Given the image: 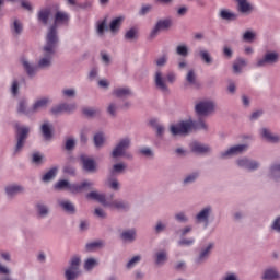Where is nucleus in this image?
I'll return each instance as SVG.
<instances>
[{
    "mask_svg": "<svg viewBox=\"0 0 280 280\" xmlns=\"http://www.w3.org/2000/svg\"><path fill=\"white\" fill-rule=\"evenodd\" d=\"M67 23H69V13L57 11L55 14V24L49 28L46 36V45L43 48L44 57L39 59L37 65L39 69L51 67V59L54 58V54H56V47L58 45V31L56 27L58 25H67Z\"/></svg>",
    "mask_w": 280,
    "mask_h": 280,
    "instance_id": "1",
    "label": "nucleus"
},
{
    "mask_svg": "<svg viewBox=\"0 0 280 280\" xmlns=\"http://www.w3.org/2000/svg\"><path fill=\"white\" fill-rule=\"evenodd\" d=\"M192 130H207V124H205L202 120L199 121H182L177 125H173L171 127L172 135H189Z\"/></svg>",
    "mask_w": 280,
    "mask_h": 280,
    "instance_id": "2",
    "label": "nucleus"
},
{
    "mask_svg": "<svg viewBox=\"0 0 280 280\" xmlns=\"http://www.w3.org/2000/svg\"><path fill=\"white\" fill-rule=\"evenodd\" d=\"M86 198L90 200H97L104 207H113L114 209H118V211H126L130 206L126 201H113L112 203L106 202V196L98 194L97 191L89 192Z\"/></svg>",
    "mask_w": 280,
    "mask_h": 280,
    "instance_id": "3",
    "label": "nucleus"
},
{
    "mask_svg": "<svg viewBox=\"0 0 280 280\" xmlns=\"http://www.w3.org/2000/svg\"><path fill=\"white\" fill-rule=\"evenodd\" d=\"M89 187H93V183L82 182L81 184H69L66 179H61L55 185V189H68L70 194H80L84 189H89Z\"/></svg>",
    "mask_w": 280,
    "mask_h": 280,
    "instance_id": "4",
    "label": "nucleus"
},
{
    "mask_svg": "<svg viewBox=\"0 0 280 280\" xmlns=\"http://www.w3.org/2000/svg\"><path fill=\"white\" fill-rule=\"evenodd\" d=\"M80 275V258L73 257L70 262V267L66 270L67 280H75Z\"/></svg>",
    "mask_w": 280,
    "mask_h": 280,
    "instance_id": "5",
    "label": "nucleus"
},
{
    "mask_svg": "<svg viewBox=\"0 0 280 280\" xmlns=\"http://www.w3.org/2000/svg\"><path fill=\"white\" fill-rule=\"evenodd\" d=\"M15 128H16V135H18V143L15 147V154H16V152H21V150H23V145H25V139H27V135L30 132V128L20 127L19 125H15Z\"/></svg>",
    "mask_w": 280,
    "mask_h": 280,
    "instance_id": "6",
    "label": "nucleus"
},
{
    "mask_svg": "<svg viewBox=\"0 0 280 280\" xmlns=\"http://www.w3.org/2000/svg\"><path fill=\"white\" fill-rule=\"evenodd\" d=\"M215 108V105L213 102L203 101L196 105V113L197 115H209L210 113H213Z\"/></svg>",
    "mask_w": 280,
    "mask_h": 280,
    "instance_id": "7",
    "label": "nucleus"
},
{
    "mask_svg": "<svg viewBox=\"0 0 280 280\" xmlns=\"http://www.w3.org/2000/svg\"><path fill=\"white\" fill-rule=\"evenodd\" d=\"M128 148H130V139L125 138L120 140L116 148L113 150L112 156L114 159H117V156H124V153Z\"/></svg>",
    "mask_w": 280,
    "mask_h": 280,
    "instance_id": "8",
    "label": "nucleus"
},
{
    "mask_svg": "<svg viewBox=\"0 0 280 280\" xmlns=\"http://www.w3.org/2000/svg\"><path fill=\"white\" fill-rule=\"evenodd\" d=\"M279 62V55L277 52H267L262 59L257 61V67H265L266 65H275Z\"/></svg>",
    "mask_w": 280,
    "mask_h": 280,
    "instance_id": "9",
    "label": "nucleus"
},
{
    "mask_svg": "<svg viewBox=\"0 0 280 280\" xmlns=\"http://www.w3.org/2000/svg\"><path fill=\"white\" fill-rule=\"evenodd\" d=\"M170 27H172V20H160L151 31V38H155L162 30H170Z\"/></svg>",
    "mask_w": 280,
    "mask_h": 280,
    "instance_id": "10",
    "label": "nucleus"
},
{
    "mask_svg": "<svg viewBox=\"0 0 280 280\" xmlns=\"http://www.w3.org/2000/svg\"><path fill=\"white\" fill-rule=\"evenodd\" d=\"M248 150V145L246 144H237L234 147H231L228 151L221 153L222 159L225 156H231L233 154H242V152Z\"/></svg>",
    "mask_w": 280,
    "mask_h": 280,
    "instance_id": "11",
    "label": "nucleus"
},
{
    "mask_svg": "<svg viewBox=\"0 0 280 280\" xmlns=\"http://www.w3.org/2000/svg\"><path fill=\"white\" fill-rule=\"evenodd\" d=\"M154 82L156 89H160V91H163L164 93L167 92V84L165 83V78H163L161 70L155 72Z\"/></svg>",
    "mask_w": 280,
    "mask_h": 280,
    "instance_id": "12",
    "label": "nucleus"
},
{
    "mask_svg": "<svg viewBox=\"0 0 280 280\" xmlns=\"http://www.w3.org/2000/svg\"><path fill=\"white\" fill-rule=\"evenodd\" d=\"M75 110V105L73 104H61L51 108L52 115H60V113H72Z\"/></svg>",
    "mask_w": 280,
    "mask_h": 280,
    "instance_id": "13",
    "label": "nucleus"
},
{
    "mask_svg": "<svg viewBox=\"0 0 280 280\" xmlns=\"http://www.w3.org/2000/svg\"><path fill=\"white\" fill-rule=\"evenodd\" d=\"M83 168L86 172H95V161L86 155L80 156Z\"/></svg>",
    "mask_w": 280,
    "mask_h": 280,
    "instance_id": "14",
    "label": "nucleus"
},
{
    "mask_svg": "<svg viewBox=\"0 0 280 280\" xmlns=\"http://www.w3.org/2000/svg\"><path fill=\"white\" fill-rule=\"evenodd\" d=\"M237 165L238 167H245V170H257V167H259V163L250 161L248 159L238 160Z\"/></svg>",
    "mask_w": 280,
    "mask_h": 280,
    "instance_id": "15",
    "label": "nucleus"
},
{
    "mask_svg": "<svg viewBox=\"0 0 280 280\" xmlns=\"http://www.w3.org/2000/svg\"><path fill=\"white\" fill-rule=\"evenodd\" d=\"M190 149L192 152H196L197 154H205L207 152H210L209 147L201 144L200 142H192L190 144Z\"/></svg>",
    "mask_w": 280,
    "mask_h": 280,
    "instance_id": "16",
    "label": "nucleus"
},
{
    "mask_svg": "<svg viewBox=\"0 0 280 280\" xmlns=\"http://www.w3.org/2000/svg\"><path fill=\"white\" fill-rule=\"evenodd\" d=\"M261 137L266 139V141H269V143H279L280 138L279 136H272L270 130L262 128L261 129Z\"/></svg>",
    "mask_w": 280,
    "mask_h": 280,
    "instance_id": "17",
    "label": "nucleus"
},
{
    "mask_svg": "<svg viewBox=\"0 0 280 280\" xmlns=\"http://www.w3.org/2000/svg\"><path fill=\"white\" fill-rule=\"evenodd\" d=\"M279 271L275 268H269L265 270V273L262 276L264 280H277L279 279Z\"/></svg>",
    "mask_w": 280,
    "mask_h": 280,
    "instance_id": "18",
    "label": "nucleus"
},
{
    "mask_svg": "<svg viewBox=\"0 0 280 280\" xmlns=\"http://www.w3.org/2000/svg\"><path fill=\"white\" fill-rule=\"evenodd\" d=\"M236 2L238 4V12L246 14V12L253 11V5L247 0H236Z\"/></svg>",
    "mask_w": 280,
    "mask_h": 280,
    "instance_id": "19",
    "label": "nucleus"
},
{
    "mask_svg": "<svg viewBox=\"0 0 280 280\" xmlns=\"http://www.w3.org/2000/svg\"><path fill=\"white\" fill-rule=\"evenodd\" d=\"M121 23H124V16H118L114 19L109 24L110 32H119V28L121 27Z\"/></svg>",
    "mask_w": 280,
    "mask_h": 280,
    "instance_id": "20",
    "label": "nucleus"
},
{
    "mask_svg": "<svg viewBox=\"0 0 280 280\" xmlns=\"http://www.w3.org/2000/svg\"><path fill=\"white\" fill-rule=\"evenodd\" d=\"M113 94L116 97H128V96L132 95V92L128 88H118V89L114 90Z\"/></svg>",
    "mask_w": 280,
    "mask_h": 280,
    "instance_id": "21",
    "label": "nucleus"
},
{
    "mask_svg": "<svg viewBox=\"0 0 280 280\" xmlns=\"http://www.w3.org/2000/svg\"><path fill=\"white\" fill-rule=\"evenodd\" d=\"M51 14V9H43L38 13V20L44 23V25H47L49 21V16Z\"/></svg>",
    "mask_w": 280,
    "mask_h": 280,
    "instance_id": "22",
    "label": "nucleus"
},
{
    "mask_svg": "<svg viewBox=\"0 0 280 280\" xmlns=\"http://www.w3.org/2000/svg\"><path fill=\"white\" fill-rule=\"evenodd\" d=\"M120 237L121 240H124V242H135V237H137V232H135V230H127L121 233Z\"/></svg>",
    "mask_w": 280,
    "mask_h": 280,
    "instance_id": "23",
    "label": "nucleus"
},
{
    "mask_svg": "<svg viewBox=\"0 0 280 280\" xmlns=\"http://www.w3.org/2000/svg\"><path fill=\"white\" fill-rule=\"evenodd\" d=\"M209 213H211V208H205L197 214L198 222H208Z\"/></svg>",
    "mask_w": 280,
    "mask_h": 280,
    "instance_id": "24",
    "label": "nucleus"
},
{
    "mask_svg": "<svg viewBox=\"0 0 280 280\" xmlns=\"http://www.w3.org/2000/svg\"><path fill=\"white\" fill-rule=\"evenodd\" d=\"M23 191V187L18 185L8 186L5 188V192L8 196H16V194H21Z\"/></svg>",
    "mask_w": 280,
    "mask_h": 280,
    "instance_id": "25",
    "label": "nucleus"
},
{
    "mask_svg": "<svg viewBox=\"0 0 280 280\" xmlns=\"http://www.w3.org/2000/svg\"><path fill=\"white\" fill-rule=\"evenodd\" d=\"M59 205L67 213H75V206L70 201H59Z\"/></svg>",
    "mask_w": 280,
    "mask_h": 280,
    "instance_id": "26",
    "label": "nucleus"
},
{
    "mask_svg": "<svg viewBox=\"0 0 280 280\" xmlns=\"http://www.w3.org/2000/svg\"><path fill=\"white\" fill-rule=\"evenodd\" d=\"M106 23H108V20L106 18L103 21L97 22L96 32L98 36H104L105 30H108Z\"/></svg>",
    "mask_w": 280,
    "mask_h": 280,
    "instance_id": "27",
    "label": "nucleus"
},
{
    "mask_svg": "<svg viewBox=\"0 0 280 280\" xmlns=\"http://www.w3.org/2000/svg\"><path fill=\"white\" fill-rule=\"evenodd\" d=\"M42 135L46 140L51 139V127H49V124L45 122L42 125Z\"/></svg>",
    "mask_w": 280,
    "mask_h": 280,
    "instance_id": "28",
    "label": "nucleus"
},
{
    "mask_svg": "<svg viewBox=\"0 0 280 280\" xmlns=\"http://www.w3.org/2000/svg\"><path fill=\"white\" fill-rule=\"evenodd\" d=\"M56 174H58V168L54 167L43 176L42 180H44V183H49L51 178L56 177Z\"/></svg>",
    "mask_w": 280,
    "mask_h": 280,
    "instance_id": "29",
    "label": "nucleus"
},
{
    "mask_svg": "<svg viewBox=\"0 0 280 280\" xmlns=\"http://www.w3.org/2000/svg\"><path fill=\"white\" fill-rule=\"evenodd\" d=\"M244 67H246V60L244 59H237L234 65H233V71L234 73H240V71H242V69H244Z\"/></svg>",
    "mask_w": 280,
    "mask_h": 280,
    "instance_id": "30",
    "label": "nucleus"
},
{
    "mask_svg": "<svg viewBox=\"0 0 280 280\" xmlns=\"http://www.w3.org/2000/svg\"><path fill=\"white\" fill-rule=\"evenodd\" d=\"M49 104V100L47 98H42L35 102L33 105V110H40V108H45Z\"/></svg>",
    "mask_w": 280,
    "mask_h": 280,
    "instance_id": "31",
    "label": "nucleus"
},
{
    "mask_svg": "<svg viewBox=\"0 0 280 280\" xmlns=\"http://www.w3.org/2000/svg\"><path fill=\"white\" fill-rule=\"evenodd\" d=\"M220 16L223 19V21H235L236 19L235 14L229 10H222L220 12Z\"/></svg>",
    "mask_w": 280,
    "mask_h": 280,
    "instance_id": "32",
    "label": "nucleus"
},
{
    "mask_svg": "<svg viewBox=\"0 0 280 280\" xmlns=\"http://www.w3.org/2000/svg\"><path fill=\"white\" fill-rule=\"evenodd\" d=\"M101 246H104V243L102 241H96V242L86 244L85 248L89 252H93L95 250V248H101Z\"/></svg>",
    "mask_w": 280,
    "mask_h": 280,
    "instance_id": "33",
    "label": "nucleus"
},
{
    "mask_svg": "<svg viewBox=\"0 0 280 280\" xmlns=\"http://www.w3.org/2000/svg\"><path fill=\"white\" fill-rule=\"evenodd\" d=\"M94 145L96 148H102V145H104V133L100 132L94 136Z\"/></svg>",
    "mask_w": 280,
    "mask_h": 280,
    "instance_id": "34",
    "label": "nucleus"
},
{
    "mask_svg": "<svg viewBox=\"0 0 280 280\" xmlns=\"http://www.w3.org/2000/svg\"><path fill=\"white\" fill-rule=\"evenodd\" d=\"M165 261H167V254L165 252H159L156 254L155 264L159 266L161 264H165Z\"/></svg>",
    "mask_w": 280,
    "mask_h": 280,
    "instance_id": "35",
    "label": "nucleus"
},
{
    "mask_svg": "<svg viewBox=\"0 0 280 280\" xmlns=\"http://www.w3.org/2000/svg\"><path fill=\"white\" fill-rule=\"evenodd\" d=\"M22 63L28 75H33L36 72V68L32 67L27 60H22Z\"/></svg>",
    "mask_w": 280,
    "mask_h": 280,
    "instance_id": "36",
    "label": "nucleus"
},
{
    "mask_svg": "<svg viewBox=\"0 0 280 280\" xmlns=\"http://www.w3.org/2000/svg\"><path fill=\"white\" fill-rule=\"evenodd\" d=\"M270 174L272 178H275V180H277V178H280V164L271 166Z\"/></svg>",
    "mask_w": 280,
    "mask_h": 280,
    "instance_id": "37",
    "label": "nucleus"
},
{
    "mask_svg": "<svg viewBox=\"0 0 280 280\" xmlns=\"http://www.w3.org/2000/svg\"><path fill=\"white\" fill-rule=\"evenodd\" d=\"M37 211L42 218H45L49 213V209L43 203H37Z\"/></svg>",
    "mask_w": 280,
    "mask_h": 280,
    "instance_id": "38",
    "label": "nucleus"
},
{
    "mask_svg": "<svg viewBox=\"0 0 280 280\" xmlns=\"http://www.w3.org/2000/svg\"><path fill=\"white\" fill-rule=\"evenodd\" d=\"M95 266H97V260H95L94 258H89L84 264L85 270H93Z\"/></svg>",
    "mask_w": 280,
    "mask_h": 280,
    "instance_id": "39",
    "label": "nucleus"
},
{
    "mask_svg": "<svg viewBox=\"0 0 280 280\" xmlns=\"http://www.w3.org/2000/svg\"><path fill=\"white\" fill-rule=\"evenodd\" d=\"M199 56L201 57V60H203L206 65H211V56L209 55V51L201 50L199 52Z\"/></svg>",
    "mask_w": 280,
    "mask_h": 280,
    "instance_id": "40",
    "label": "nucleus"
},
{
    "mask_svg": "<svg viewBox=\"0 0 280 280\" xmlns=\"http://www.w3.org/2000/svg\"><path fill=\"white\" fill-rule=\"evenodd\" d=\"M137 28H130L129 31H127V33L125 34L126 40H132V38H137Z\"/></svg>",
    "mask_w": 280,
    "mask_h": 280,
    "instance_id": "41",
    "label": "nucleus"
},
{
    "mask_svg": "<svg viewBox=\"0 0 280 280\" xmlns=\"http://www.w3.org/2000/svg\"><path fill=\"white\" fill-rule=\"evenodd\" d=\"M82 113L85 117H95V115H97V110L91 107L83 108Z\"/></svg>",
    "mask_w": 280,
    "mask_h": 280,
    "instance_id": "42",
    "label": "nucleus"
},
{
    "mask_svg": "<svg viewBox=\"0 0 280 280\" xmlns=\"http://www.w3.org/2000/svg\"><path fill=\"white\" fill-rule=\"evenodd\" d=\"M186 80L189 84H196V72H194V70H189L186 75Z\"/></svg>",
    "mask_w": 280,
    "mask_h": 280,
    "instance_id": "43",
    "label": "nucleus"
},
{
    "mask_svg": "<svg viewBox=\"0 0 280 280\" xmlns=\"http://www.w3.org/2000/svg\"><path fill=\"white\" fill-rule=\"evenodd\" d=\"M213 248V244H209L208 248L203 249L199 255V260L202 261L206 257L209 256V253H211V249Z\"/></svg>",
    "mask_w": 280,
    "mask_h": 280,
    "instance_id": "44",
    "label": "nucleus"
},
{
    "mask_svg": "<svg viewBox=\"0 0 280 280\" xmlns=\"http://www.w3.org/2000/svg\"><path fill=\"white\" fill-rule=\"evenodd\" d=\"M178 56H187V54H189V50L187 49V46L185 45H179L177 46V49H176Z\"/></svg>",
    "mask_w": 280,
    "mask_h": 280,
    "instance_id": "45",
    "label": "nucleus"
},
{
    "mask_svg": "<svg viewBox=\"0 0 280 280\" xmlns=\"http://www.w3.org/2000/svg\"><path fill=\"white\" fill-rule=\"evenodd\" d=\"M141 261V256H135L127 262V268H135L136 264H139Z\"/></svg>",
    "mask_w": 280,
    "mask_h": 280,
    "instance_id": "46",
    "label": "nucleus"
},
{
    "mask_svg": "<svg viewBox=\"0 0 280 280\" xmlns=\"http://www.w3.org/2000/svg\"><path fill=\"white\" fill-rule=\"evenodd\" d=\"M255 39V33L247 31L243 35V40H246L247 43H250L252 40Z\"/></svg>",
    "mask_w": 280,
    "mask_h": 280,
    "instance_id": "47",
    "label": "nucleus"
},
{
    "mask_svg": "<svg viewBox=\"0 0 280 280\" xmlns=\"http://www.w3.org/2000/svg\"><path fill=\"white\" fill-rule=\"evenodd\" d=\"M13 27H14L15 34H21V32H23V25L21 24V22H19V20L14 21Z\"/></svg>",
    "mask_w": 280,
    "mask_h": 280,
    "instance_id": "48",
    "label": "nucleus"
},
{
    "mask_svg": "<svg viewBox=\"0 0 280 280\" xmlns=\"http://www.w3.org/2000/svg\"><path fill=\"white\" fill-rule=\"evenodd\" d=\"M150 124L151 126L156 127V132L159 136L163 135V130H164L163 126L161 125L156 126V120H151Z\"/></svg>",
    "mask_w": 280,
    "mask_h": 280,
    "instance_id": "49",
    "label": "nucleus"
},
{
    "mask_svg": "<svg viewBox=\"0 0 280 280\" xmlns=\"http://www.w3.org/2000/svg\"><path fill=\"white\" fill-rule=\"evenodd\" d=\"M12 95L16 96L19 93V81H13L12 88H11Z\"/></svg>",
    "mask_w": 280,
    "mask_h": 280,
    "instance_id": "50",
    "label": "nucleus"
},
{
    "mask_svg": "<svg viewBox=\"0 0 280 280\" xmlns=\"http://www.w3.org/2000/svg\"><path fill=\"white\" fill-rule=\"evenodd\" d=\"M75 148V141L73 139H68L66 141V150H73Z\"/></svg>",
    "mask_w": 280,
    "mask_h": 280,
    "instance_id": "51",
    "label": "nucleus"
},
{
    "mask_svg": "<svg viewBox=\"0 0 280 280\" xmlns=\"http://www.w3.org/2000/svg\"><path fill=\"white\" fill-rule=\"evenodd\" d=\"M40 161H43V155L40 153H34L33 163H36V165H38L40 164Z\"/></svg>",
    "mask_w": 280,
    "mask_h": 280,
    "instance_id": "52",
    "label": "nucleus"
},
{
    "mask_svg": "<svg viewBox=\"0 0 280 280\" xmlns=\"http://www.w3.org/2000/svg\"><path fill=\"white\" fill-rule=\"evenodd\" d=\"M198 178V174L194 173L191 175H188L185 179H184V183L187 184V183H194L195 179Z\"/></svg>",
    "mask_w": 280,
    "mask_h": 280,
    "instance_id": "53",
    "label": "nucleus"
},
{
    "mask_svg": "<svg viewBox=\"0 0 280 280\" xmlns=\"http://www.w3.org/2000/svg\"><path fill=\"white\" fill-rule=\"evenodd\" d=\"M150 10H152V5H150V4L143 5L140 10L141 16H145V14H148V12H150Z\"/></svg>",
    "mask_w": 280,
    "mask_h": 280,
    "instance_id": "54",
    "label": "nucleus"
},
{
    "mask_svg": "<svg viewBox=\"0 0 280 280\" xmlns=\"http://www.w3.org/2000/svg\"><path fill=\"white\" fill-rule=\"evenodd\" d=\"M195 240L189 238V240H182L179 241V246H191L194 244Z\"/></svg>",
    "mask_w": 280,
    "mask_h": 280,
    "instance_id": "55",
    "label": "nucleus"
},
{
    "mask_svg": "<svg viewBox=\"0 0 280 280\" xmlns=\"http://www.w3.org/2000/svg\"><path fill=\"white\" fill-rule=\"evenodd\" d=\"M223 55L225 56V58H232L233 57V50H231V48L225 46L223 48Z\"/></svg>",
    "mask_w": 280,
    "mask_h": 280,
    "instance_id": "56",
    "label": "nucleus"
},
{
    "mask_svg": "<svg viewBox=\"0 0 280 280\" xmlns=\"http://www.w3.org/2000/svg\"><path fill=\"white\" fill-rule=\"evenodd\" d=\"M166 80H167V82H170L171 84H173V82H176V74H175L174 72L167 73Z\"/></svg>",
    "mask_w": 280,
    "mask_h": 280,
    "instance_id": "57",
    "label": "nucleus"
},
{
    "mask_svg": "<svg viewBox=\"0 0 280 280\" xmlns=\"http://www.w3.org/2000/svg\"><path fill=\"white\" fill-rule=\"evenodd\" d=\"M21 5L24 8V10L32 12V4L28 1L22 0Z\"/></svg>",
    "mask_w": 280,
    "mask_h": 280,
    "instance_id": "58",
    "label": "nucleus"
},
{
    "mask_svg": "<svg viewBox=\"0 0 280 280\" xmlns=\"http://www.w3.org/2000/svg\"><path fill=\"white\" fill-rule=\"evenodd\" d=\"M167 62V57L163 56L156 60L158 67H163Z\"/></svg>",
    "mask_w": 280,
    "mask_h": 280,
    "instance_id": "59",
    "label": "nucleus"
},
{
    "mask_svg": "<svg viewBox=\"0 0 280 280\" xmlns=\"http://www.w3.org/2000/svg\"><path fill=\"white\" fill-rule=\"evenodd\" d=\"M94 213L97 215V218H106V212H104L102 208H96Z\"/></svg>",
    "mask_w": 280,
    "mask_h": 280,
    "instance_id": "60",
    "label": "nucleus"
},
{
    "mask_svg": "<svg viewBox=\"0 0 280 280\" xmlns=\"http://www.w3.org/2000/svg\"><path fill=\"white\" fill-rule=\"evenodd\" d=\"M125 168H126V166L121 163L115 164L113 167L114 172H124Z\"/></svg>",
    "mask_w": 280,
    "mask_h": 280,
    "instance_id": "61",
    "label": "nucleus"
},
{
    "mask_svg": "<svg viewBox=\"0 0 280 280\" xmlns=\"http://www.w3.org/2000/svg\"><path fill=\"white\" fill-rule=\"evenodd\" d=\"M63 172L65 174H75V168L72 166H65Z\"/></svg>",
    "mask_w": 280,
    "mask_h": 280,
    "instance_id": "62",
    "label": "nucleus"
},
{
    "mask_svg": "<svg viewBox=\"0 0 280 280\" xmlns=\"http://www.w3.org/2000/svg\"><path fill=\"white\" fill-rule=\"evenodd\" d=\"M18 113H25V101L20 102Z\"/></svg>",
    "mask_w": 280,
    "mask_h": 280,
    "instance_id": "63",
    "label": "nucleus"
},
{
    "mask_svg": "<svg viewBox=\"0 0 280 280\" xmlns=\"http://www.w3.org/2000/svg\"><path fill=\"white\" fill-rule=\"evenodd\" d=\"M272 229L280 231V217L273 222Z\"/></svg>",
    "mask_w": 280,
    "mask_h": 280,
    "instance_id": "64",
    "label": "nucleus"
}]
</instances>
